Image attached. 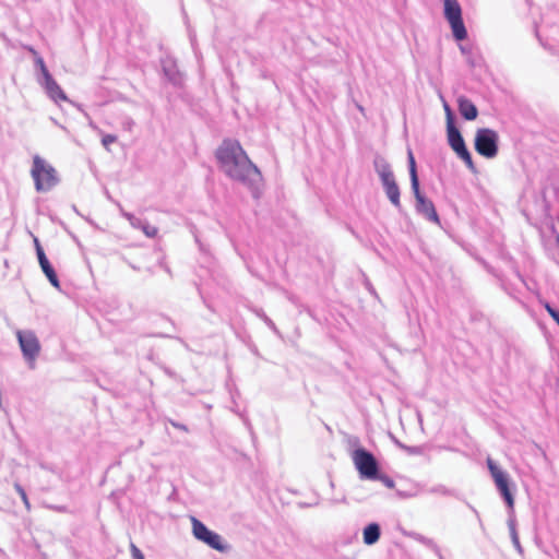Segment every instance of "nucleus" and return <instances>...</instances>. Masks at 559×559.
I'll return each instance as SVG.
<instances>
[{
  "instance_id": "obj_18",
  "label": "nucleus",
  "mask_w": 559,
  "mask_h": 559,
  "mask_svg": "<svg viewBox=\"0 0 559 559\" xmlns=\"http://www.w3.org/2000/svg\"><path fill=\"white\" fill-rule=\"evenodd\" d=\"M408 168H409L412 190H417V186H419V180H418V176H417L415 157L411 150L408 151Z\"/></svg>"
},
{
  "instance_id": "obj_28",
  "label": "nucleus",
  "mask_w": 559,
  "mask_h": 559,
  "mask_svg": "<svg viewBox=\"0 0 559 559\" xmlns=\"http://www.w3.org/2000/svg\"><path fill=\"white\" fill-rule=\"evenodd\" d=\"M130 550L132 559H145L142 551L134 544L130 545Z\"/></svg>"
},
{
  "instance_id": "obj_10",
  "label": "nucleus",
  "mask_w": 559,
  "mask_h": 559,
  "mask_svg": "<svg viewBox=\"0 0 559 559\" xmlns=\"http://www.w3.org/2000/svg\"><path fill=\"white\" fill-rule=\"evenodd\" d=\"M38 83L44 87L48 97L55 103L67 102L68 97L66 93L62 91L60 85L56 82V80L51 76V74H47L45 78H38Z\"/></svg>"
},
{
  "instance_id": "obj_20",
  "label": "nucleus",
  "mask_w": 559,
  "mask_h": 559,
  "mask_svg": "<svg viewBox=\"0 0 559 559\" xmlns=\"http://www.w3.org/2000/svg\"><path fill=\"white\" fill-rule=\"evenodd\" d=\"M123 216L129 221L130 225L133 227V228H136V229H141L142 228V225L144 223V221L135 217L133 214L131 213H123Z\"/></svg>"
},
{
  "instance_id": "obj_5",
  "label": "nucleus",
  "mask_w": 559,
  "mask_h": 559,
  "mask_svg": "<svg viewBox=\"0 0 559 559\" xmlns=\"http://www.w3.org/2000/svg\"><path fill=\"white\" fill-rule=\"evenodd\" d=\"M487 466L499 493L503 498L509 510L512 511L514 509V497L511 490V479L509 474L502 471L490 457L487 459Z\"/></svg>"
},
{
  "instance_id": "obj_17",
  "label": "nucleus",
  "mask_w": 559,
  "mask_h": 559,
  "mask_svg": "<svg viewBox=\"0 0 559 559\" xmlns=\"http://www.w3.org/2000/svg\"><path fill=\"white\" fill-rule=\"evenodd\" d=\"M380 526L377 523L368 524L362 531L364 543L368 546L374 545L380 538Z\"/></svg>"
},
{
  "instance_id": "obj_16",
  "label": "nucleus",
  "mask_w": 559,
  "mask_h": 559,
  "mask_svg": "<svg viewBox=\"0 0 559 559\" xmlns=\"http://www.w3.org/2000/svg\"><path fill=\"white\" fill-rule=\"evenodd\" d=\"M383 189L385 191V194L388 199L391 201V203L400 209L401 207V201H400V188L395 181V178L385 182H382Z\"/></svg>"
},
{
  "instance_id": "obj_11",
  "label": "nucleus",
  "mask_w": 559,
  "mask_h": 559,
  "mask_svg": "<svg viewBox=\"0 0 559 559\" xmlns=\"http://www.w3.org/2000/svg\"><path fill=\"white\" fill-rule=\"evenodd\" d=\"M413 192L416 199L417 212L424 215L427 219L439 224V216L433 203L420 193L419 186H417V190H413Z\"/></svg>"
},
{
  "instance_id": "obj_4",
  "label": "nucleus",
  "mask_w": 559,
  "mask_h": 559,
  "mask_svg": "<svg viewBox=\"0 0 559 559\" xmlns=\"http://www.w3.org/2000/svg\"><path fill=\"white\" fill-rule=\"evenodd\" d=\"M23 358L31 369L35 368L36 359L40 354V343L32 330H17L15 332Z\"/></svg>"
},
{
  "instance_id": "obj_15",
  "label": "nucleus",
  "mask_w": 559,
  "mask_h": 559,
  "mask_svg": "<svg viewBox=\"0 0 559 559\" xmlns=\"http://www.w3.org/2000/svg\"><path fill=\"white\" fill-rule=\"evenodd\" d=\"M163 71L170 82L174 84L181 83V74L177 68L176 62L171 58L163 60Z\"/></svg>"
},
{
  "instance_id": "obj_8",
  "label": "nucleus",
  "mask_w": 559,
  "mask_h": 559,
  "mask_svg": "<svg viewBox=\"0 0 559 559\" xmlns=\"http://www.w3.org/2000/svg\"><path fill=\"white\" fill-rule=\"evenodd\" d=\"M444 16L449 22L456 40L467 37V32L462 19L461 5L456 0H444Z\"/></svg>"
},
{
  "instance_id": "obj_27",
  "label": "nucleus",
  "mask_w": 559,
  "mask_h": 559,
  "mask_svg": "<svg viewBox=\"0 0 559 559\" xmlns=\"http://www.w3.org/2000/svg\"><path fill=\"white\" fill-rule=\"evenodd\" d=\"M117 141V136L116 135H112V134H106L105 136H103L102 139V143L103 145L108 150L109 148V145L115 143Z\"/></svg>"
},
{
  "instance_id": "obj_22",
  "label": "nucleus",
  "mask_w": 559,
  "mask_h": 559,
  "mask_svg": "<svg viewBox=\"0 0 559 559\" xmlns=\"http://www.w3.org/2000/svg\"><path fill=\"white\" fill-rule=\"evenodd\" d=\"M14 488L16 490V492L20 495L23 503L25 504L26 509L29 510L31 509V504H29V501L27 499V496H26V492L25 490L23 489V487L20 485V484H14Z\"/></svg>"
},
{
  "instance_id": "obj_26",
  "label": "nucleus",
  "mask_w": 559,
  "mask_h": 559,
  "mask_svg": "<svg viewBox=\"0 0 559 559\" xmlns=\"http://www.w3.org/2000/svg\"><path fill=\"white\" fill-rule=\"evenodd\" d=\"M545 308L554 321L559 325V311L554 309L549 304H546Z\"/></svg>"
},
{
  "instance_id": "obj_19",
  "label": "nucleus",
  "mask_w": 559,
  "mask_h": 559,
  "mask_svg": "<svg viewBox=\"0 0 559 559\" xmlns=\"http://www.w3.org/2000/svg\"><path fill=\"white\" fill-rule=\"evenodd\" d=\"M141 230L144 233V235L148 238L156 237L158 229L157 227L150 225L147 222H144L142 225Z\"/></svg>"
},
{
  "instance_id": "obj_9",
  "label": "nucleus",
  "mask_w": 559,
  "mask_h": 559,
  "mask_svg": "<svg viewBox=\"0 0 559 559\" xmlns=\"http://www.w3.org/2000/svg\"><path fill=\"white\" fill-rule=\"evenodd\" d=\"M448 131V141L451 148L457 154L460 158H462L466 166L471 170H475V166L472 159V156L468 152V150L465 146L464 139L457 128L454 126V122L449 119V127L447 128Z\"/></svg>"
},
{
  "instance_id": "obj_29",
  "label": "nucleus",
  "mask_w": 559,
  "mask_h": 559,
  "mask_svg": "<svg viewBox=\"0 0 559 559\" xmlns=\"http://www.w3.org/2000/svg\"><path fill=\"white\" fill-rule=\"evenodd\" d=\"M444 110H445V114H447V128H448L449 127V119L451 121H453V117H452L451 108H450V106L447 103L444 104Z\"/></svg>"
},
{
  "instance_id": "obj_13",
  "label": "nucleus",
  "mask_w": 559,
  "mask_h": 559,
  "mask_svg": "<svg viewBox=\"0 0 559 559\" xmlns=\"http://www.w3.org/2000/svg\"><path fill=\"white\" fill-rule=\"evenodd\" d=\"M376 173L380 177L381 182L394 179L393 171L388 160L382 156H377L373 162Z\"/></svg>"
},
{
  "instance_id": "obj_23",
  "label": "nucleus",
  "mask_w": 559,
  "mask_h": 559,
  "mask_svg": "<svg viewBox=\"0 0 559 559\" xmlns=\"http://www.w3.org/2000/svg\"><path fill=\"white\" fill-rule=\"evenodd\" d=\"M35 63L40 71L39 78H45L47 74H50L41 57H36Z\"/></svg>"
},
{
  "instance_id": "obj_25",
  "label": "nucleus",
  "mask_w": 559,
  "mask_h": 559,
  "mask_svg": "<svg viewBox=\"0 0 559 559\" xmlns=\"http://www.w3.org/2000/svg\"><path fill=\"white\" fill-rule=\"evenodd\" d=\"M374 480H380L383 483L384 486H386L388 488H393L394 487V481L392 478H390L389 476H385V475H380L378 473V477L374 479Z\"/></svg>"
},
{
  "instance_id": "obj_12",
  "label": "nucleus",
  "mask_w": 559,
  "mask_h": 559,
  "mask_svg": "<svg viewBox=\"0 0 559 559\" xmlns=\"http://www.w3.org/2000/svg\"><path fill=\"white\" fill-rule=\"evenodd\" d=\"M34 242H35L36 253H37V258H38V262L41 267V271L47 276L48 281L50 282V284L53 287L60 288V283H59L58 276H57L53 267L51 266L50 262L48 261L41 246L39 245L38 239L35 238Z\"/></svg>"
},
{
  "instance_id": "obj_31",
  "label": "nucleus",
  "mask_w": 559,
  "mask_h": 559,
  "mask_svg": "<svg viewBox=\"0 0 559 559\" xmlns=\"http://www.w3.org/2000/svg\"><path fill=\"white\" fill-rule=\"evenodd\" d=\"M171 424H173V426H174L175 428H177V429H181V430H183V431H187V427H186L185 425H182V424H178V423H171Z\"/></svg>"
},
{
  "instance_id": "obj_21",
  "label": "nucleus",
  "mask_w": 559,
  "mask_h": 559,
  "mask_svg": "<svg viewBox=\"0 0 559 559\" xmlns=\"http://www.w3.org/2000/svg\"><path fill=\"white\" fill-rule=\"evenodd\" d=\"M510 537H511L512 544H513L515 550L518 551V554L523 555L524 550H523V547L521 546L518 531L510 532Z\"/></svg>"
},
{
  "instance_id": "obj_24",
  "label": "nucleus",
  "mask_w": 559,
  "mask_h": 559,
  "mask_svg": "<svg viewBox=\"0 0 559 559\" xmlns=\"http://www.w3.org/2000/svg\"><path fill=\"white\" fill-rule=\"evenodd\" d=\"M508 527H509V532L516 531V520H515V515H514V509L512 511L509 510Z\"/></svg>"
},
{
  "instance_id": "obj_1",
  "label": "nucleus",
  "mask_w": 559,
  "mask_h": 559,
  "mask_svg": "<svg viewBox=\"0 0 559 559\" xmlns=\"http://www.w3.org/2000/svg\"><path fill=\"white\" fill-rule=\"evenodd\" d=\"M219 169L231 180L255 190L262 180L259 168L251 162L238 141L224 140L216 150Z\"/></svg>"
},
{
  "instance_id": "obj_33",
  "label": "nucleus",
  "mask_w": 559,
  "mask_h": 559,
  "mask_svg": "<svg viewBox=\"0 0 559 559\" xmlns=\"http://www.w3.org/2000/svg\"><path fill=\"white\" fill-rule=\"evenodd\" d=\"M558 242H559V237H558Z\"/></svg>"
},
{
  "instance_id": "obj_7",
  "label": "nucleus",
  "mask_w": 559,
  "mask_h": 559,
  "mask_svg": "<svg viewBox=\"0 0 559 559\" xmlns=\"http://www.w3.org/2000/svg\"><path fill=\"white\" fill-rule=\"evenodd\" d=\"M498 133L488 128L478 129L475 134V150L476 152L486 157L493 158L498 153Z\"/></svg>"
},
{
  "instance_id": "obj_14",
  "label": "nucleus",
  "mask_w": 559,
  "mask_h": 559,
  "mask_svg": "<svg viewBox=\"0 0 559 559\" xmlns=\"http://www.w3.org/2000/svg\"><path fill=\"white\" fill-rule=\"evenodd\" d=\"M459 111L466 120H474L477 118L478 110L476 106L465 96L457 98Z\"/></svg>"
},
{
  "instance_id": "obj_2",
  "label": "nucleus",
  "mask_w": 559,
  "mask_h": 559,
  "mask_svg": "<svg viewBox=\"0 0 559 559\" xmlns=\"http://www.w3.org/2000/svg\"><path fill=\"white\" fill-rule=\"evenodd\" d=\"M31 176L38 192H47L58 183L56 169L38 155L33 157Z\"/></svg>"
},
{
  "instance_id": "obj_30",
  "label": "nucleus",
  "mask_w": 559,
  "mask_h": 559,
  "mask_svg": "<svg viewBox=\"0 0 559 559\" xmlns=\"http://www.w3.org/2000/svg\"><path fill=\"white\" fill-rule=\"evenodd\" d=\"M418 540H420L421 543H424V544H426V545H428V546H431V545L433 544L431 539L426 538V537H423V536H420V537L418 538Z\"/></svg>"
},
{
  "instance_id": "obj_3",
  "label": "nucleus",
  "mask_w": 559,
  "mask_h": 559,
  "mask_svg": "<svg viewBox=\"0 0 559 559\" xmlns=\"http://www.w3.org/2000/svg\"><path fill=\"white\" fill-rule=\"evenodd\" d=\"M350 459L360 479L374 480L378 477L379 466L372 453L361 447H356L350 451Z\"/></svg>"
},
{
  "instance_id": "obj_6",
  "label": "nucleus",
  "mask_w": 559,
  "mask_h": 559,
  "mask_svg": "<svg viewBox=\"0 0 559 559\" xmlns=\"http://www.w3.org/2000/svg\"><path fill=\"white\" fill-rule=\"evenodd\" d=\"M191 525H192V535L195 539L199 542L204 543L209 547L225 552L228 549V546L224 544L223 538L219 534L211 531L207 528V526L202 523L197 518H191Z\"/></svg>"
},
{
  "instance_id": "obj_32",
  "label": "nucleus",
  "mask_w": 559,
  "mask_h": 559,
  "mask_svg": "<svg viewBox=\"0 0 559 559\" xmlns=\"http://www.w3.org/2000/svg\"><path fill=\"white\" fill-rule=\"evenodd\" d=\"M356 108H357V109H358L362 115L365 114V108H364L360 104L356 103Z\"/></svg>"
}]
</instances>
